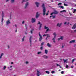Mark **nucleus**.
<instances>
[{
	"mask_svg": "<svg viewBox=\"0 0 76 76\" xmlns=\"http://www.w3.org/2000/svg\"><path fill=\"white\" fill-rule=\"evenodd\" d=\"M42 7L43 9V15L44 16H45L46 15V8L45 7V4H42Z\"/></svg>",
	"mask_w": 76,
	"mask_h": 76,
	"instance_id": "1",
	"label": "nucleus"
},
{
	"mask_svg": "<svg viewBox=\"0 0 76 76\" xmlns=\"http://www.w3.org/2000/svg\"><path fill=\"white\" fill-rule=\"evenodd\" d=\"M32 38V35H31V36H30V38L29 39L30 44V46H31V45H32V42L31 41V38Z\"/></svg>",
	"mask_w": 76,
	"mask_h": 76,
	"instance_id": "2",
	"label": "nucleus"
},
{
	"mask_svg": "<svg viewBox=\"0 0 76 76\" xmlns=\"http://www.w3.org/2000/svg\"><path fill=\"white\" fill-rule=\"evenodd\" d=\"M53 35H54V37L53 38V42L55 43L56 42V41H55V39L56 37V32H54L53 34Z\"/></svg>",
	"mask_w": 76,
	"mask_h": 76,
	"instance_id": "3",
	"label": "nucleus"
},
{
	"mask_svg": "<svg viewBox=\"0 0 76 76\" xmlns=\"http://www.w3.org/2000/svg\"><path fill=\"white\" fill-rule=\"evenodd\" d=\"M39 41H41L42 39V35H41V34H40V32H39Z\"/></svg>",
	"mask_w": 76,
	"mask_h": 76,
	"instance_id": "4",
	"label": "nucleus"
},
{
	"mask_svg": "<svg viewBox=\"0 0 76 76\" xmlns=\"http://www.w3.org/2000/svg\"><path fill=\"white\" fill-rule=\"evenodd\" d=\"M37 24H39V29H41V28L42 25V23H41V22L40 21H39L37 23Z\"/></svg>",
	"mask_w": 76,
	"mask_h": 76,
	"instance_id": "5",
	"label": "nucleus"
},
{
	"mask_svg": "<svg viewBox=\"0 0 76 76\" xmlns=\"http://www.w3.org/2000/svg\"><path fill=\"white\" fill-rule=\"evenodd\" d=\"M36 22V19L35 18H32V20H31V22L32 23H34Z\"/></svg>",
	"mask_w": 76,
	"mask_h": 76,
	"instance_id": "6",
	"label": "nucleus"
},
{
	"mask_svg": "<svg viewBox=\"0 0 76 76\" xmlns=\"http://www.w3.org/2000/svg\"><path fill=\"white\" fill-rule=\"evenodd\" d=\"M10 23V20L9 19L8 20H7L6 22V25H8Z\"/></svg>",
	"mask_w": 76,
	"mask_h": 76,
	"instance_id": "7",
	"label": "nucleus"
},
{
	"mask_svg": "<svg viewBox=\"0 0 76 76\" xmlns=\"http://www.w3.org/2000/svg\"><path fill=\"white\" fill-rule=\"evenodd\" d=\"M58 12L57 11H54L53 12H52V13H51L50 15H52L53 14H58Z\"/></svg>",
	"mask_w": 76,
	"mask_h": 76,
	"instance_id": "8",
	"label": "nucleus"
},
{
	"mask_svg": "<svg viewBox=\"0 0 76 76\" xmlns=\"http://www.w3.org/2000/svg\"><path fill=\"white\" fill-rule=\"evenodd\" d=\"M39 13L38 12H37L36 15V18H37H37H38V17H39Z\"/></svg>",
	"mask_w": 76,
	"mask_h": 76,
	"instance_id": "9",
	"label": "nucleus"
},
{
	"mask_svg": "<svg viewBox=\"0 0 76 76\" xmlns=\"http://www.w3.org/2000/svg\"><path fill=\"white\" fill-rule=\"evenodd\" d=\"M75 41H76L74 39V40H72V41H71L69 42V44H72V43H74L75 42Z\"/></svg>",
	"mask_w": 76,
	"mask_h": 76,
	"instance_id": "10",
	"label": "nucleus"
},
{
	"mask_svg": "<svg viewBox=\"0 0 76 76\" xmlns=\"http://www.w3.org/2000/svg\"><path fill=\"white\" fill-rule=\"evenodd\" d=\"M62 23H58L57 24V26H58L59 27H60L61 25H62Z\"/></svg>",
	"mask_w": 76,
	"mask_h": 76,
	"instance_id": "11",
	"label": "nucleus"
},
{
	"mask_svg": "<svg viewBox=\"0 0 76 76\" xmlns=\"http://www.w3.org/2000/svg\"><path fill=\"white\" fill-rule=\"evenodd\" d=\"M35 4L37 7H39V2H36Z\"/></svg>",
	"mask_w": 76,
	"mask_h": 76,
	"instance_id": "12",
	"label": "nucleus"
},
{
	"mask_svg": "<svg viewBox=\"0 0 76 76\" xmlns=\"http://www.w3.org/2000/svg\"><path fill=\"white\" fill-rule=\"evenodd\" d=\"M76 28V23L73 25V27L72 28V29H75Z\"/></svg>",
	"mask_w": 76,
	"mask_h": 76,
	"instance_id": "13",
	"label": "nucleus"
},
{
	"mask_svg": "<svg viewBox=\"0 0 76 76\" xmlns=\"http://www.w3.org/2000/svg\"><path fill=\"white\" fill-rule=\"evenodd\" d=\"M29 4V3L28 2H27L25 4V9H26V7H27V6H28V4Z\"/></svg>",
	"mask_w": 76,
	"mask_h": 76,
	"instance_id": "14",
	"label": "nucleus"
},
{
	"mask_svg": "<svg viewBox=\"0 0 76 76\" xmlns=\"http://www.w3.org/2000/svg\"><path fill=\"white\" fill-rule=\"evenodd\" d=\"M46 35H47V37L46 38V40H47L48 38V37H50V35H49V34H46Z\"/></svg>",
	"mask_w": 76,
	"mask_h": 76,
	"instance_id": "15",
	"label": "nucleus"
},
{
	"mask_svg": "<svg viewBox=\"0 0 76 76\" xmlns=\"http://www.w3.org/2000/svg\"><path fill=\"white\" fill-rule=\"evenodd\" d=\"M47 46L48 47H51V45H50V43H48L47 45Z\"/></svg>",
	"mask_w": 76,
	"mask_h": 76,
	"instance_id": "16",
	"label": "nucleus"
},
{
	"mask_svg": "<svg viewBox=\"0 0 76 76\" xmlns=\"http://www.w3.org/2000/svg\"><path fill=\"white\" fill-rule=\"evenodd\" d=\"M45 54H47L48 53V50H45Z\"/></svg>",
	"mask_w": 76,
	"mask_h": 76,
	"instance_id": "17",
	"label": "nucleus"
},
{
	"mask_svg": "<svg viewBox=\"0 0 76 76\" xmlns=\"http://www.w3.org/2000/svg\"><path fill=\"white\" fill-rule=\"evenodd\" d=\"M43 57V58H45V59H46V58H48V56H46V55H44Z\"/></svg>",
	"mask_w": 76,
	"mask_h": 76,
	"instance_id": "18",
	"label": "nucleus"
},
{
	"mask_svg": "<svg viewBox=\"0 0 76 76\" xmlns=\"http://www.w3.org/2000/svg\"><path fill=\"white\" fill-rule=\"evenodd\" d=\"M34 29H31L30 30V33H31V34H33V31H34Z\"/></svg>",
	"mask_w": 76,
	"mask_h": 76,
	"instance_id": "19",
	"label": "nucleus"
},
{
	"mask_svg": "<svg viewBox=\"0 0 76 76\" xmlns=\"http://www.w3.org/2000/svg\"><path fill=\"white\" fill-rule=\"evenodd\" d=\"M25 36H23V37L22 39V42H23L24 41V39L25 38Z\"/></svg>",
	"mask_w": 76,
	"mask_h": 76,
	"instance_id": "20",
	"label": "nucleus"
},
{
	"mask_svg": "<svg viewBox=\"0 0 76 76\" xmlns=\"http://www.w3.org/2000/svg\"><path fill=\"white\" fill-rule=\"evenodd\" d=\"M39 73H40V72H39V71H37V76H39Z\"/></svg>",
	"mask_w": 76,
	"mask_h": 76,
	"instance_id": "21",
	"label": "nucleus"
},
{
	"mask_svg": "<svg viewBox=\"0 0 76 76\" xmlns=\"http://www.w3.org/2000/svg\"><path fill=\"white\" fill-rule=\"evenodd\" d=\"M15 1V0H11L10 1L11 3H13Z\"/></svg>",
	"mask_w": 76,
	"mask_h": 76,
	"instance_id": "22",
	"label": "nucleus"
},
{
	"mask_svg": "<svg viewBox=\"0 0 76 76\" xmlns=\"http://www.w3.org/2000/svg\"><path fill=\"white\" fill-rule=\"evenodd\" d=\"M60 8H61L62 9H64V7H63V6H62L61 5V6H59Z\"/></svg>",
	"mask_w": 76,
	"mask_h": 76,
	"instance_id": "23",
	"label": "nucleus"
},
{
	"mask_svg": "<svg viewBox=\"0 0 76 76\" xmlns=\"http://www.w3.org/2000/svg\"><path fill=\"white\" fill-rule=\"evenodd\" d=\"M52 16H53V18L54 19V18H56V16H53V15H51V16H50V18H51V17H52Z\"/></svg>",
	"mask_w": 76,
	"mask_h": 76,
	"instance_id": "24",
	"label": "nucleus"
},
{
	"mask_svg": "<svg viewBox=\"0 0 76 76\" xmlns=\"http://www.w3.org/2000/svg\"><path fill=\"white\" fill-rule=\"evenodd\" d=\"M45 72H46V73L48 74H49L50 72H49L48 71H46Z\"/></svg>",
	"mask_w": 76,
	"mask_h": 76,
	"instance_id": "25",
	"label": "nucleus"
},
{
	"mask_svg": "<svg viewBox=\"0 0 76 76\" xmlns=\"http://www.w3.org/2000/svg\"><path fill=\"white\" fill-rule=\"evenodd\" d=\"M2 17H4V12L3 11L2 12Z\"/></svg>",
	"mask_w": 76,
	"mask_h": 76,
	"instance_id": "26",
	"label": "nucleus"
},
{
	"mask_svg": "<svg viewBox=\"0 0 76 76\" xmlns=\"http://www.w3.org/2000/svg\"><path fill=\"white\" fill-rule=\"evenodd\" d=\"M28 0H23L22 3H23V2H25L26 1H27Z\"/></svg>",
	"mask_w": 76,
	"mask_h": 76,
	"instance_id": "27",
	"label": "nucleus"
},
{
	"mask_svg": "<svg viewBox=\"0 0 76 76\" xmlns=\"http://www.w3.org/2000/svg\"><path fill=\"white\" fill-rule=\"evenodd\" d=\"M41 53H42V52L41 51L38 52L37 54L39 55Z\"/></svg>",
	"mask_w": 76,
	"mask_h": 76,
	"instance_id": "28",
	"label": "nucleus"
},
{
	"mask_svg": "<svg viewBox=\"0 0 76 76\" xmlns=\"http://www.w3.org/2000/svg\"><path fill=\"white\" fill-rule=\"evenodd\" d=\"M40 50H43V47L42 46L41 47H40Z\"/></svg>",
	"mask_w": 76,
	"mask_h": 76,
	"instance_id": "29",
	"label": "nucleus"
},
{
	"mask_svg": "<svg viewBox=\"0 0 76 76\" xmlns=\"http://www.w3.org/2000/svg\"><path fill=\"white\" fill-rule=\"evenodd\" d=\"M44 43L45 42H42V43H41V46H42V45H43L44 44Z\"/></svg>",
	"mask_w": 76,
	"mask_h": 76,
	"instance_id": "30",
	"label": "nucleus"
},
{
	"mask_svg": "<svg viewBox=\"0 0 76 76\" xmlns=\"http://www.w3.org/2000/svg\"><path fill=\"white\" fill-rule=\"evenodd\" d=\"M67 59H64V62H66L67 61Z\"/></svg>",
	"mask_w": 76,
	"mask_h": 76,
	"instance_id": "31",
	"label": "nucleus"
},
{
	"mask_svg": "<svg viewBox=\"0 0 76 76\" xmlns=\"http://www.w3.org/2000/svg\"><path fill=\"white\" fill-rule=\"evenodd\" d=\"M6 68V66H4L3 67V69L5 70Z\"/></svg>",
	"mask_w": 76,
	"mask_h": 76,
	"instance_id": "32",
	"label": "nucleus"
},
{
	"mask_svg": "<svg viewBox=\"0 0 76 76\" xmlns=\"http://www.w3.org/2000/svg\"><path fill=\"white\" fill-rule=\"evenodd\" d=\"M66 12V11L65 10H63V11H61V12Z\"/></svg>",
	"mask_w": 76,
	"mask_h": 76,
	"instance_id": "33",
	"label": "nucleus"
},
{
	"mask_svg": "<svg viewBox=\"0 0 76 76\" xmlns=\"http://www.w3.org/2000/svg\"><path fill=\"white\" fill-rule=\"evenodd\" d=\"M3 22V17H2L1 22Z\"/></svg>",
	"mask_w": 76,
	"mask_h": 76,
	"instance_id": "34",
	"label": "nucleus"
},
{
	"mask_svg": "<svg viewBox=\"0 0 76 76\" xmlns=\"http://www.w3.org/2000/svg\"><path fill=\"white\" fill-rule=\"evenodd\" d=\"M28 63H29V62H28L27 61H26V64H28Z\"/></svg>",
	"mask_w": 76,
	"mask_h": 76,
	"instance_id": "35",
	"label": "nucleus"
},
{
	"mask_svg": "<svg viewBox=\"0 0 76 76\" xmlns=\"http://www.w3.org/2000/svg\"><path fill=\"white\" fill-rule=\"evenodd\" d=\"M49 28H48L46 31V32H45V33H47V31H49Z\"/></svg>",
	"mask_w": 76,
	"mask_h": 76,
	"instance_id": "36",
	"label": "nucleus"
},
{
	"mask_svg": "<svg viewBox=\"0 0 76 76\" xmlns=\"http://www.w3.org/2000/svg\"><path fill=\"white\" fill-rule=\"evenodd\" d=\"M75 59H73L72 60V63H73V62H74Z\"/></svg>",
	"mask_w": 76,
	"mask_h": 76,
	"instance_id": "37",
	"label": "nucleus"
},
{
	"mask_svg": "<svg viewBox=\"0 0 76 76\" xmlns=\"http://www.w3.org/2000/svg\"><path fill=\"white\" fill-rule=\"evenodd\" d=\"M24 23H25V21L23 20L22 22V24H24Z\"/></svg>",
	"mask_w": 76,
	"mask_h": 76,
	"instance_id": "38",
	"label": "nucleus"
},
{
	"mask_svg": "<svg viewBox=\"0 0 76 76\" xmlns=\"http://www.w3.org/2000/svg\"><path fill=\"white\" fill-rule=\"evenodd\" d=\"M64 6H68V5L66 4H64Z\"/></svg>",
	"mask_w": 76,
	"mask_h": 76,
	"instance_id": "39",
	"label": "nucleus"
},
{
	"mask_svg": "<svg viewBox=\"0 0 76 76\" xmlns=\"http://www.w3.org/2000/svg\"><path fill=\"white\" fill-rule=\"evenodd\" d=\"M48 27H47L46 26H45V29H47L48 28Z\"/></svg>",
	"mask_w": 76,
	"mask_h": 76,
	"instance_id": "40",
	"label": "nucleus"
},
{
	"mask_svg": "<svg viewBox=\"0 0 76 76\" xmlns=\"http://www.w3.org/2000/svg\"><path fill=\"white\" fill-rule=\"evenodd\" d=\"M58 5H62V4L60 2L59 3V4H58Z\"/></svg>",
	"mask_w": 76,
	"mask_h": 76,
	"instance_id": "41",
	"label": "nucleus"
},
{
	"mask_svg": "<svg viewBox=\"0 0 76 76\" xmlns=\"http://www.w3.org/2000/svg\"><path fill=\"white\" fill-rule=\"evenodd\" d=\"M54 72H55V71H52V74H53V73H54Z\"/></svg>",
	"mask_w": 76,
	"mask_h": 76,
	"instance_id": "42",
	"label": "nucleus"
},
{
	"mask_svg": "<svg viewBox=\"0 0 76 76\" xmlns=\"http://www.w3.org/2000/svg\"><path fill=\"white\" fill-rule=\"evenodd\" d=\"M4 54H3V53H1V56L2 57V56H3Z\"/></svg>",
	"mask_w": 76,
	"mask_h": 76,
	"instance_id": "43",
	"label": "nucleus"
},
{
	"mask_svg": "<svg viewBox=\"0 0 76 76\" xmlns=\"http://www.w3.org/2000/svg\"><path fill=\"white\" fill-rule=\"evenodd\" d=\"M69 67L68 65L66 64V68H68Z\"/></svg>",
	"mask_w": 76,
	"mask_h": 76,
	"instance_id": "44",
	"label": "nucleus"
},
{
	"mask_svg": "<svg viewBox=\"0 0 76 76\" xmlns=\"http://www.w3.org/2000/svg\"><path fill=\"white\" fill-rule=\"evenodd\" d=\"M64 73V71H62L61 72V74H63Z\"/></svg>",
	"mask_w": 76,
	"mask_h": 76,
	"instance_id": "45",
	"label": "nucleus"
},
{
	"mask_svg": "<svg viewBox=\"0 0 76 76\" xmlns=\"http://www.w3.org/2000/svg\"><path fill=\"white\" fill-rule=\"evenodd\" d=\"M60 39H63V37H61L60 38Z\"/></svg>",
	"mask_w": 76,
	"mask_h": 76,
	"instance_id": "46",
	"label": "nucleus"
},
{
	"mask_svg": "<svg viewBox=\"0 0 76 76\" xmlns=\"http://www.w3.org/2000/svg\"><path fill=\"white\" fill-rule=\"evenodd\" d=\"M66 23H67V22H65L64 23V25H65L66 24Z\"/></svg>",
	"mask_w": 76,
	"mask_h": 76,
	"instance_id": "47",
	"label": "nucleus"
},
{
	"mask_svg": "<svg viewBox=\"0 0 76 76\" xmlns=\"http://www.w3.org/2000/svg\"><path fill=\"white\" fill-rule=\"evenodd\" d=\"M47 36V34L46 35L45 34H44V35H43V37H45V36Z\"/></svg>",
	"mask_w": 76,
	"mask_h": 76,
	"instance_id": "48",
	"label": "nucleus"
},
{
	"mask_svg": "<svg viewBox=\"0 0 76 76\" xmlns=\"http://www.w3.org/2000/svg\"><path fill=\"white\" fill-rule=\"evenodd\" d=\"M57 64V66H60V65H59L58 64Z\"/></svg>",
	"mask_w": 76,
	"mask_h": 76,
	"instance_id": "49",
	"label": "nucleus"
},
{
	"mask_svg": "<svg viewBox=\"0 0 76 76\" xmlns=\"http://www.w3.org/2000/svg\"><path fill=\"white\" fill-rule=\"evenodd\" d=\"M74 11H75V12H76V9H74Z\"/></svg>",
	"mask_w": 76,
	"mask_h": 76,
	"instance_id": "50",
	"label": "nucleus"
},
{
	"mask_svg": "<svg viewBox=\"0 0 76 76\" xmlns=\"http://www.w3.org/2000/svg\"><path fill=\"white\" fill-rule=\"evenodd\" d=\"M60 39H61V38H58V41H60Z\"/></svg>",
	"mask_w": 76,
	"mask_h": 76,
	"instance_id": "51",
	"label": "nucleus"
},
{
	"mask_svg": "<svg viewBox=\"0 0 76 76\" xmlns=\"http://www.w3.org/2000/svg\"><path fill=\"white\" fill-rule=\"evenodd\" d=\"M64 45H62V48H64Z\"/></svg>",
	"mask_w": 76,
	"mask_h": 76,
	"instance_id": "52",
	"label": "nucleus"
},
{
	"mask_svg": "<svg viewBox=\"0 0 76 76\" xmlns=\"http://www.w3.org/2000/svg\"><path fill=\"white\" fill-rule=\"evenodd\" d=\"M25 27L26 28V29H27V28H26V24H25Z\"/></svg>",
	"mask_w": 76,
	"mask_h": 76,
	"instance_id": "53",
	"label": "nucleus"
},
{
	"mask_svg": "<svg viewBox=\"0 0 76 76\" xmlns=\"http://www.w3.org/2000/svg\"><path fill=\"white\" fill-rule=\"evenodd\" d=\"M9 0H7L6 1V2H7L8 1H9Z\"/></svg>",
	"mask_w": 76,
	"mask_h": 76,
	"instance_id": "54",
	"label": "nucleus"
},
{
	"mask_svg": "<svg viewBox=\"0 0 76 76\" xmlns=\"http://www.w3.org/2000/svg\"><path fill=\"white\" fill-rule=\"evenodd\" d=\"M69 22H68L67 23V25H69Z\"/></svg>",
	"mask_w": 76,
	"mask_h": 76,
	"instance_id": "55",
	"label": "nucleus"
},
{
	"mask_svg": "<svg viewBox=\"0 0 76 76\" xmlns=\"http://www.w3.org/2000/svg\"><path fill=\"white\" fill-rule=\"evenodd\" d=\"M73 68V66H71V68Z\"/></svg>",
	"mask_w": 76,
	"mask_h": 76,
	"instance_id": "56",
	"label": "nucleus"
},
{
	"mask_svg": "<svg viewBox=\"0 0 76 76\" xmlns=\"http://www.w3.org/2000/svg\"><path fill=\"white\" fill-rule=\"evenodd\" d=\"M15 26L16 28V27H17V26L16 25V24H15Z\"/></svg>",
	"mask_w": 76,
	"mask_h": 76,
	"instance_id": "57",
	"label": "nucleus"
},
{
	"mask_svg": "<svg viewBox=\"0 0 76 76\" xmlns=\"http://www.w3.org/2000/svg\"><path fill=\"white\" fill-rule=\"evenodd\" d=\"M8 49H9L10 48V47H9V46H8Z\"/></svg>",
	"mask_w": 76,
	"mask_h": 76,
	"instance_id": "58",
	"label": "nucleus"
},
{
	"mask_svg": "<svg viewBox=\"0 0 76 76\" xmlns=\"http://www.w3.org/2000/svg\"><path fill=\"white\" fill-rule=\"evenodd\" d=\"M10 68H12V66H10Z\"/></svg>",
	"mask_w": 76,
	"mask_h": 76,
	"instance_id": "59",
	"label": "nucleus"
},
{
	"mask_svg": "<svg viewBox=\"0 0 76 76\" xmlns=\"http://www.w3.org/2000/svg\"><path fill=\"white\" fill-rule=\"evenodd\" d=\"M51 2H54V1H53V0H52Z\"/></svg>",
	"mask_w": 76,
	"mask_h": 76,
	"instance_id": "60",
	"label": "nucleus"
},
{
	"mask_svg": "<svg viewBox=\"0 0 76 76\" xmlns=\"http://www.w3.org/2000/svg\"><path fill=\"white\" fill-rule=\"evenodd\" d=\"M2 56H0V58H1V57Z\"/></svg>",
	"mask_w": 76,
	"mask_h": 76,
	"instance_id": "61",
	"label": "nucleus"
},
{
	"mask_svg": "<svg viewBox=\"0 0 76 76\" xmlns=\"http://www.w3.org/2000/svg\"><path fill=\"white\" fill-rule=\"evenodd\" d=\"M11 64H13V62H11Z\"/></svg>",
	"mask_w": 76,
	"mask_h": 76,
	"instance_id": "62",
	"label": "nucleus"
},
{
	"mask_svg": "<svg viewBox=\"0 0 76 76\" xmlns=\"http://www.w3.org/2000/svg\"><path fill=\"white\" fill-rule=\"evenodd\" d=\"M48 15V13H47L46 15Z\"/></svg>",
	"mask_w": 76,
	"mask_h": 76,
	"instance_id": "63",
	"label": "nucleus"
},
{
	"mask_svg": "<svg viewBox=\"0 0 76 76\" xmlns=\"http://www.w3.org/2000/svg\"><path fill=\"white\" fill-rule=\"evenodd\" d=\"M74 31L75 32H76V30H74Z\"/></svg>",
	"mask_w": 76,
	"mask_h": 76,
	"instance_id": "64",
	"label": "nucleus"
}]
</instances>
